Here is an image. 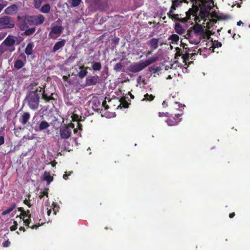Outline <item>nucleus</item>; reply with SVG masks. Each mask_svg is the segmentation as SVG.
Here are the masks:
<instances>
[{
    "instance_id": "nucleus-8",
    "label": "nucleus",
    "mask_w": 250,
    "mask_h": 250,
    "mask_svg": "<svg viewBox=\"0 0 250 250\" xmlns=\"http://www.w3.org/2000/svg\"><path fill=\"white\" fill-rule=\"evenodd\" d=\"M60 135L62 139H66L71 135V129L70 126L64 125L60 128Z\"/></svg>"
},
{
    "instance_id": "nucleus-22",
    "label": "nucleus",
    "mask_w": 250,
    "mask_h": 250,
    "mask_svg": "<svg viewBox=\"0 0 250 250\" xmlns=\"http://www.w3.org/2000/svg\"><path fill=\"white\" fill-rule=\"evenodd\" d=\"M30 118V114L28 112H24L21 117V123L23 125H25Z\"/></svg>"
},
{
    "instance_id": "nucleus-39",
    "label": "nucleus",
    "mask_w": 250,
    "mask_h": 250,
    "mask_svg": "<svg viewBox=\"0 0 250 250\" xmlns=\"http://www.w3.org/2000/svg\"><path fill=\"white\" fill-rule=\"evenodd\" d=\"M48 190H49V189L48 188H44L43 190L41 192V194L39 196L40 198L42 199L44 196H46V197H48Z\"/></svg>"
},
{
    "instance_id": "nucleus-56",
    "label": "nucleus",
    "mask_w": 250,
    "mask_h": 250,
    "mask_svg": "<svg viewBox=\"0 0 250 250\" xmlns=\"http://www.w3.org/2000/svg\"><path fill=\"white\" fill-rule=\"evenodd\" d=\"M122 104H123V107L124 108H127L128 107V103L126 101H124V102L122 103Z\"/></svg>"
},
{
    "instance_id": "nucleus-58",
    "label": "nucleus",
    "mask_w": 250,
    "mask_h": 250,
    "mask_svg": "<svg viewBox=\"0 0 250 250\" xmlns=\"http://www.w3.org/2000/svg\"><path fill=\"white\" fill-rule=\"evenodd\" d=\"M69 174H67V172H65V173L63 175V178L65 180H67L68 179V177Z\"/></svg>"
},
{
    "instance_id": "nucleus-51",
    "label": "nucleus",
    "mask_w": 250,
    "mask_h": 250,
    "mask_svg": "<svg viewBox=\"0 0 250 250\" xmlns=\"http://www.w3.org/2000/svg\"><path fill=\"white\" fill-rule=\"evenodd\" d=\"M30 201L27 200L26 199H25L23 201V203L25 205H26L29 208H30L31 207V205L30 203Z\"/></svg>"
},
{
    "instance_id": "nucleus-3",
    "label": "nucleus",
    "mask_w": 250,
    "mask_h": 250,
    "mask_svg": "<svg viewBox=\"0 0 250 250\" xmlns=\"http://www.w3.org/2000/svg\"><path fill=\"white\" fill-rule=\"evenodd\" d=\"M158 59V57H154L148 59L145 62H138L134 64H131L128 67V70L133 73H137L142 70L149 65L156 62Z\"/></svg>"
},
{
    "instance_id": "nucleus-17",
    "label": "nucleus",
    "mask_w": 250,
    "mask_h": 250,
    "mask_svg": "<svg viewBox=\"0 0 250 250\" xmlns=\"http://www.w3.org/2000/svg\"><path fill=\"white\" fill-rule=\"evenodd\" d=\"M150 49L156 50L159 46V39L152 38L148 41Z\"/></svg>"
},
{
    "instance_id": "nucleus-31",
    "label": "nucleus",
    "mask_w": 250,
    "mask_h": 250,
    "mask_svg": "<svg viewBox=\"0 0 250 250\" xmlns=\"http://www.w3.org/2000/svg\"><path fill=\"white\" fill-rule=\"evenodd\" d=\"M170 19H171L173 21H179L183 23L186 22V20H185V19H183V18H179L178 14H173Z\"/></svg>"
},
{
    "instance_id": "nucleus-61",
    "label": "nucleus",
    "mask_w": 250,
    "mask_h": 250,
    "mask_svg": "<svg viewBox=\"0 0 250 250\" xmlns=\"http://www.w3.org/2000/svg\"><path fill=\"white\" fill-rule=\"evenodd\" d=\"M235 215V213H234V212H232V213H229V217L230 218H233Z\"/></svg>"
},
{
    "instance_id": "nucleus-46",
    "label": "nucleus",
    "mask_w": 250,
    "mask_h": 250,
    "mask_svg": "<svg viewBox=\"0 0 250 250\" xmlns=\"http://www.w3.org/2000/svg\"><path fill=\"white\" fill-rule=\"evenodd\" d=\"M52 206H53V209L54 211V214L56 215L57 211H58V208H59V207L56 203L54 202L53 203Z\"/></svg>"
},
{
    "instance_id": "nucleus-5",
    "label": "nucleus",
    "mask_w": 250,
    "mask_h": 250,
    "mask_svg": "<svg viewBox=\"0 0 250 250\" xmlns=\"http://www.w3.org/2000/svg\"><path fill=\"white\" fill-rule=\"evenodd\" d=\"M14 26V21L12 17L5 16L0 18V29L12 28Z\"/></svg>"
},
{
    "instance_id": "nucleus-10",
    "label": "nucleus",
    "mask_w": 250,
    "mask_h": 250,
    "mask_svg": "<svg viewBox=\"0 0 250 250\" xmlns=\"http://www.w3.org/2000/svg\"><path fill=\"white\" fill-rule=\"evenodd\" d=\"M40 219L38 220L39 222H37V220L34 219V222L35 224L30 226V223L31 222V218H28L27 219H22V221L23 222L24 224L27 227V228H30L31 229H37L40 226H41L42 223L40 224Z\"/></svg>"
},
{
    "instance_id": "nucleus-6",
    "label": "nucleus",
    "mask_w": 250,
    "mask_h": 250,
    "mask_svg": "<svg viewBox=\"0 0 250 250\" xmlns=\"http://www.w3.org/2000/svg\"><path fill=\"white\" fill-rule=\"evenodd\" d=\"M15 38L16 37L14 36H8L6 38L1 44L3 45V46L5 48L9 47V48H8V51L10 52H13L15 50V47H14V45L16 42Z\"/></svg>"
},
{
    "instance_id": "nucleus-2",
    "label": "nucleus",
    "mask_w": 250,
    "mask_h": 250,
    "mask_svg": "<svg viewBox=\"0 0 250 250\" xmlns=\"http://www.w3.org/2000/svg\"><path fill=\"white\" fill-rule=\"evenodd\" d=\"M18 20H22L30 26H37L41 25L43 23L45 18L43 15L39 14L37 15H24L23 16H18Z\"/></svg>"
},
{
    "instance_id": "nucleus-16",
    "label": "nucleus",
    "mask_w": 250,
    "mask_h": 250,
    "mask_svg": "<svg viewBox=\"0 0 250 250\" xmlns=\"http://www.w3.org/2000/svg\"><path fill=\"white\" fill-rule=\"evenodd\" d=\"M79 68L80 71L78 73L77 76L80 79H83L87 75V69L90 68L83 65L80 66Z\"/></svg>"
},
{
    "instance_id": "nucleus-37",
    "label": "nucleus",
    "mask_w": 250,
    "mask_h": 250,
    "mask_svg": "<svg viewBox=\"0 0 250 250\" xmlns=\"http://www.w3.org/2000/svg\"><path fill=\"white\" fill-rule=\"evenodd\" d=\"M34 0V6L36 9H39L41 5L43 0Z\"/></svg>"
},
{
    "instance_id": "nucleus-29",
    "label": "nucleus",
    "mask_w": 250,
    "mask_h": 250,
    "mask_svg": "<svg viewBox=\"0 0 250 250\" xmlns=\"http://www.w3.org/2000/svg\"><path fill=\"white\" fill-rule=\"evenodd\" d=\"M189 10L192 13V16L196 17L199 10V6L193 2L192 7L190 8Z\"/></svg>"
},
{
    "instance_id": "nucleus-60",
    "label": "nucleus",
    "mask_w": 250,
    "mask_h": 250,
    "mask_svg": "<svg viewBox=\"0 0 250 250\" xmlns=\"http://www.w3.org/2000/svg\"><path fill=\"white\" fill-rule=\"evenodd\" d=\"M240 37V36L239 35H236V34H234L232 36V38H233L234 40L237 39Z\"/></svg>"
},
{
    "instance_id": "nucleus-57",
    "label": "nucleus",
    "mask_w": 250,
    "mask_h": 250,
    "mask_svg": "<svg viewBox=\"0 0 250 250\" xmlns=\"http://www.w3.org/2000/svg\"><path fill=\"white\" fill-rule=\"evenodd\" d=\"M77 127L80 130H82L83 125L80 123H77Z\"/></svg>"
},
{
    "instance_id": "nucleus-41",
    "label": "nucleus",
    "mask_w": 250,
    "mask_h": 250,
    "mask_svg": "<svg viewBox=\"0 0 250 250\" xmlns=\"http://www.w3.org/2000/svg\"><path fill=\"white\" fill-rule=\"evenodd\" d=\"M176 49L177 51L176 53H175V58H176L180 56L182 57L184 54L183 53V51L181 50V49L178 47H177Z\"/></svg>"
},
{
    "instance_id": "nucleus-35",
    "label": "nucleus",
    "mask_w": 250,
    "mask_h": 250,
    "mask_svg": "<svg viewBox=\"0 0 250 250\" xmlns=\"http://www.w3.org/2000/svg\"><path fill=\"white\" fill-rule=\"evenodd\" d=\"M113 69L116 72L121 71L123 69V65L121 63H118L114 65Z\"/></svg>"
},
{
    "instance_id": "nucleus-32",
    "label": "nucleus",
    "mask_w": 250,
    "mask_h": 250,
    "mask_svg": "<svg viewBox=\"0 0 250 250\" xmlns=\"http://www.w3.org/2000/svg\"><path fill=\"white\" fill-rule=\"evenodd\" d=\"M31 214H27L26 212L24 210L23 212L21 213L20 216H17L16 218H19L20 221L21 222L22 219H24L25 217L31 218Z\"/></svg>"
},
{
    "instance_id": "nucleus-33",
    "label": "nucleus",
    "mask_w": 250,
    "mask_h": 250,
    "mask_svg": "<svg viewBox=\"0 0 250 250\" xmlns=\"http://www.w3.org/2000/svg\"><path fill=\"white\" fill-rule=\"evenodd\" d=\"M155 98V96L152 94H148V93L144 95V98L142 100V101H152Z\"/></svg>"
},
{
    "instance_id": "nucleus-59",
    "label": "nucleus",
    "mask_w": 250,
    "mask_h": 250,
    "mask_svg": "<svg viewBox=\"0 0 250 250\" xmlns=\"http://www.w3.org/2000/svg\"><path fill=\"white\" fill-rule=\"evenodd\" d=\"M154 50H152L151 49H150V50H149L147 52L146 56L147 57L148 55H151L152 54V53L154 51Z\"/></svg>"
},
{
    "instance_id": "nucleus-54",
    "label": "nucleus",
    "mask_w": 250,
    "mask_h": 250,
    "mask_svg": "<svg viewBox=\"0 0 250 250\" xmlns=\"http://www.w3.org/2000/svg\"><path fill=\"white\" fill-rule=\"evenodd\" d=\"M66 126H70V128L72 129L74 128V132L76 133L77 132V129L74 128V125L73 124L71 123L70 124L67 125Z\"/></svg>"
},
{
    "instance_id": "nucleus-9",
    "label": "nucleus",
    "mask_w": 250,
    "mask_h": 250,
    "mask_svg": "<svg viewBox=\"0 0 250 250\" xmlns=\"http://www.w3.org/2000/svg\"><path fill=\"white\" fill-rule=\"evenodd\" d=\"M44 88L45 87L44 86L42 90V99L45 103H49L52 100H56L57 99L55 98L54 96H57V94H55L53 92H51V93H46Z\"/></svg>"
},
{
    "instance_id": "nucleus-63",
    "label": "nucleus",
    "mask_w": 250,
    "mask_h": 250,
    "mask_svg": "<svg viewBox=\"0 0 250 250\" xmlns=\"http://www.w3.org/2000/svg\"><path fill=\"white\" fill-rule=\"evenodd\" d=\"M159 117H163V116H167L166 115V114L165 113H164V112H162V113L159 112Z\"/></svg>"
},
{
    "instance_id": "nucleus-1",
    "label": "nucleus",
    "mask_w": 250,
    "mask_h": 250,
    "mask_svg": "<svg viewBox=\"0 0 250 250\" xmlns=\"http://www.w3.org/2000/svg\"><path fill=\"white\" fill-rule=\"evenodd\" d=\"M40 88V90L38 88H37L34 90L29 91L25 99V101L28 106L33 110L37 109L39 106L40 96L38 92H41L42 91V88Z\"/></svg>"
},
{
    "instance_id": "nucleus-40",
    "label": "nucleus",
    "mask_w": 250,
    "mask_h": 250,
    "mask_svg": "<svg viewBox=\"0 0 250 250\" xmlns=\"http://www.w3.org/2000/svg\"><path fill=\"white\" fill-rule=\"evenodd\" d=\"M186 17L185 18H183V19H185V20H186L187 22L190 19L191 15H192V13L189 9L187 12H186Z\"/></svg>"
},
{
    "instance_id": "nucleus-42",
    "label": "nucleus",
    "mask_w": 250,
    "mask_h": 250,
    "mask_svg": "<svg viewBox=\"0 0 250 250\" xmlns=\"http://www.w3.org/2000/svg\"><path fill=\"white\" fill-rule=\"evenodd\" d=\"M160 67H149V70L151 72H153V73H156L158 72L161 70Z\"/></svg>"
},
{
    "instance_id": "nucleus-49",
    "label": "nucleus",
    "mask_w": 250,
    "mask_h": 250,
    "mask_svg": "<svg viewBox=\"0 0 250 250\" xmlns=\"http://www.w3.org/2000/svg\"><path fill=\"white\" fill-rule=\"evenodd\" d=\"M192 33V31L190 30H188L187 31V33L185 35V38L187 39H190V38L191 37V34Z\"/></svg>"
},
{
    "instance_id": "nucleus-15",
    "label": "nucleus",
    "mask_w": 250,
    "mask_h": 250,
    "mask_svg": "<svg viewBox=\"0 0 250 250\" xmlns=\"http://www.w3.org/2000/svg\"><path fill=\"white\" fill-rule=\"evenodd\" d=\"M103 99H100L97 97H93L91 100V104L92 107L94 110H97L100 109L101 107V102Z\"/></svg>"
},
{
    "instance_id": "nucleus-62",
    "label": "nucleus",
    "mask_w": 250,
    "mask_h": 250,
    "mask_svg": "<svg viewBox=\"0 0 250 250\" xmlns=\"http://www.w3.org/2000/svg\"><path fill=\"white\" fill-rule=\"evenodd\" d=\"M18 210H19V211H20V212H21V213L23 212V211L24 210L23 209V208H21V207L18 208Z\"/></svg>"
},
{
    "instance_id": "nucleus-45",
    "label": "nucleus",
    "mask_w": 250,
    "mask_h": 250,
    "mask_svg": "<svg viewBox=\"0 0 250 250\" xmlns=\"http://www.w3.org/2000/svg\"><path fill=\"white\" fill-rule=\"evenodd\" d=\"M221 46L222 43L221 42H219L218 41H215L213 43L212 47L214 48L220 47Z\"/></svg>"
},
{
    "instance_id": "nucleus-55",
    "label": "nucleus",
    "mask_w": 250,
    "mask_h": 250,
    "mask_svg": "<svg viewBox=\"0 0 250 250\" xmlns=\"http://www.w3.org/2000/svg\"><path fill=\"white\" fill-rule=\"evenodd\" d=\"M76 56H71L70 57H69V58L68 59V62H72V61H74L75 59L76 58Z\"/></svg>"
},
{
    "instance_id": "nucleus-47",
    "label": "nucleus",
    "mask_w": 250,
    "mask_h": 250,
    "mask_svg": "<svg viewBox=\"0 0 250 250\" xmlns=\"http://www.w3.org/2000/svg\"><path fill=\"white\" fill-rule=\"evenodd\" d=\"M101 107H104L105 110H106L108 108V105L106 104V102L105 100L102 101V104H101Z\"/></svg>"
},
{
    "instance_id": "nucleus-18",
    "label": "nucleus",
    "mask_w": 250,
    "mask_h": 250,
    "mask_svg": "<svg viewBox=\"0 0 250 250\" xmlns=\"http://www.w3.org/2000/svg\"><path fill=\"white\" fill-rule=\"evenodd\" d=\"M18 10V7L16 4H12L4 10V13L7 15H12Z\"/></svg>"
},
{
    "instance_id": "nucleus-21",
    "label": "nucleus",
    "mask_w": 250,
    "mask_h": 250,
    "mask_svg": "<svg viewBox=\"0 0 250 250\" xmlns=\"http://www.w3.org/2000/svg\"><path fill=\"white\" fill-rule=\"evenodd\" d=\"M37 124H39L38 130L40 131L47 129L50 126L49 123L46 121H42L40 123L37 122Z\"/></svg>"
},
{
    "instance_id": "nucleus-24",
    "label": "nucleus",
    "mask_w": 250,
    "mask_h": 250,
    "mask_svg": "<svg viewBox=\"0 0 250 250\" xmlns=\"http://www.w3.org/2000/svg\"><path fill=\"white\" fill-rule=\"evenodd\" d=\"M97 6L104 8L107 5L108 0H91Z\"/></svg>"
},
{
    "instance_id": "nucleus-20",
    "label": "nucleus",
    "mask_w": 250,
    "mask_h": 250,
    "mask_svg": "<svg viewBox=\"0 0 250 250\" xmlns=\"http://www.w3.org/2000/svg\"><path fill=\"white\" fill-rule=\"evenodd\" d=\"M174 29L176 33L180 35L185 34L186 32V29H184L182 25L178 22L175 24Z\"/></svg>"
},
{
    "instance_id": "nucleus-25",
    "label": "nucleus",
    "mask_w": 250,
    "mask_h": 250,
    "mask_svg": "<svg viewBox=\"0 0 250 250\" xmlns=\"http://www.w3.org/2000/svg\"><path fill=\"white\" fill-rule=\"evenodd\" d=\"M33 47L34 44L32 42L28 43L24 50L25 53L28 56L32 55Z\"/></svg>"
},
{
    "instance_id": "nucleus-13",
    "label": "nucleus",
    "mask_w": 250,
    "mask_h": 250,
    "mask_svg": "<svg viewBox=\"0 0 250 250\" xmlns=\"http://www.w3.org/2000/svg\"><path fill=\"white\" fill-rule=\"evenodd\" d=\"M63 30V27L61 25H54L51 27V31L49 33V37L50 38H52L51 36L52 34L57 35L58 36H60L62 33V32Z\"/></svg>"
},
{
    "instance_id": "nucleus-38",
    "label": "nucleus",
    "mask_w": 250,
    "mask_h": 250,
    "mask_svg": "<svg viewBox=\"0 0 250 250\" xmlns=\"http://www.w3.org/2000/svg\"><path fill=\"white\" fill-rule=\"evenodd\" d=\"M81 0H72L70 6L71 7H77L80 4Z\"/></svg>"
},
{
    "instance_id": "nucleus-23",
    "label": "nucleus",
    "mask_w": 250,
    "mask_h": 250,
    "mask_svg": "<svg viewBox=\"0 0 250 250\" xmlns=\"http://www.w3.org/2000/svg\"><path fill=\"white\" fill-rule=\"evenodd\" d=\"M207 7H207L206 5H203L202 7H201L200 10V14L201 17H205L208 14V9H211L212 6L210 5V4H209L208 5Z\"/></svg>"
},
{
    "instance_id": "nucleus-36",
    "label": "nucleus",
    "mask_w": 250,
    "mask_h": 250,
    "mask_svg": "<svg viewBox=\"0 0 250 250\" xmlns=\"http://www.w3.org/2000/svg\"><path fill=\"white\" fill-rule=\"evenodd\" d=\"M180 3H181V1L179 0H175L173 1L170 8H171L172 10H176L177 7L179 5Z\"/></svg>"
},
{
    "instance_id": "nucleus-26",
    "label": "nucleus",
    "mask_w": 250,
    "mask_h": 250,
    "mask_svg": "<svg viewBox=\"0 0 250 250\" xmlns=\"http://www.w3.org/2000/svg\"><path fill=\"white\" fill-rule=\"evenodd\" d=\"M16 206L17 205L15 203L12 204L9 208L1 212V215H5L7 214H9L16 208Z\"/></svg>"
},
{
    "instance_id": "nucleus-27",
    "label": "nucleus",
    "mask_w": 250,
    "mask_h": 250,
    "mask_svg": "<svg viewBox=\"0 0 250 250\" xmlns=\"http://www.w3.org/2000/svg\"><path fill=\"white\" fill-rule=\"evenodd\" d=\"M51 7L49 4H45L41 7L40 11L44 14H48L50 12Z\"/></svg>"
},
{
    "instance_id": "nucleus-53",
    "label": "nucleus",
    "mask_w": 250,
    "mask_h": 250,
    "mask_svg": "<svg viewBox=\"0 0 250 250\" xmlns=\"http://www.w3.org/2000/svg\"><path fill=\"white\" fill-rule=\"evenodd\" d=\"M4 138L3 136L0 135V146L4 144Z\"/></svg>"
},
{
    "instance_id": "nucleus-50",
    "label": "nucleus",
    "mask_w": 250,
    "mask_h": 250,
    "mask_svg": "<svg viewBox=\"0 0 250 250\" xmlns=\"http://www.w3.org/2000/svg\"><path fill=\"white\" fill-rule=\"evenodd\" d=\"M0 4H1L2 7L4 8V7H6L8 5V2L6 0H2Z\"/></svg>"
},
{
    "instance_id": "nucleus-11",
    "label": "nucleus",
    "mask_w": 250,
    "mask_h": 250,
    "mask_svg": "<svg viewBox=\"0 0 250 250\" xmlns=\"http://www.w3.org/2000/svg\"><path fill=\"white\" fill-rule=\"evenodd\" d=\"M181 120V119L180 118V115L178 114V115H175L174 116H170L169 118L166 121L167 124L169 126H174L177 125Z\"/></svg>"
},
{
    "instance_id": "nucleus-4",
    "label": "nucleus",
    "mask_w": 250,
    "mask_h": 250,
    "mask_svg": "<svg viewBox=\"0 0 250 250\" xmlns=\"http://www.w3.org/2000/svg\"><path fill=\"white\" fill-rule=\"evenodd\" d=\"M19 21V27L21 31H24V32L22 34L23 36H30L33 35L35 31L36 27H32L29 28L30 24H27L22 20H18Z\"/></svg>"
},
{
    "instance_id": "nucleus-19",
    "label": "nucleus",
    "mask_w": 250,
    "mask_h": 250,
    "mask_svg": "<svg viewBox=\"0 0 250 250\" xmlns=\"http://www.w3.org/2000/svg\"><path fill=\"white\" fill-rule=\"evenodd\" d=\"M65 42H66L64 40H62L61 41L56 42L53 47L52 52L55 53L58 50L62 48L65 45Z\"/></svg>"
},
{
    "instance_id": "nucleus-43",
    "label": "nucleus",
    "mask_w": 250,
    "mask_h": 250,
    "mask_svg": "<svg viewBox=\"0 0 250 250\" xmlns=\"http://www.w3.org/2000/svg\"><path fill=\"white\" fill-rule=\"evenodd\" d=\"M8 51V48H5L3 45H0V57L6 51Z\"/></svg>"
},
{
    "instance_id": "nucleus-12",
    "label": "nucleus",
    "mask_w": 250,
    "mask_h": 250,
    "mask_svg": "<svg viewBox=\"0 0 250 250\" xmlns=\"http://www.w3.org/2000/svg\"><path fill=\"white\" fill-rule=\"evenodd\" d=\"M99 77L97 75L92 76H88L86 78L85 84L87 86L94 85L99 83Z\"/></svg>"
},
{
    "instance_id": "nucleus-14",
    "label": "nucleus",
    "mask_w": 250,
    "mask_h": 250,
    "mask_svg": "<svg viewBox=\"0 0 250 250\" xmlns=\"http://www.w3.org/2000/svg\"><path fill=\"white\" fill-rule=\"evenodd\" d=\"M186 45H187L186 44L181 42L180 46L183 47V52H184V55L182 56V59H183V62L187 63V62L188 61L190 53L189 49L188 47H186Z\"/></svg>"
},
{
    "instance_id": "nucleus-7",
    "label": "nucleus",
    "mask_w": 250,
    "mask_h": 250,
    "mask_svg": "<svg viewBox=\"0 0 250 250\" xmlns=\"http://www.w3.org/2000/svg\"><path fill=\"white\" fill-rule=\"evenodd\" d=\"M26 62V57L25 55L23 53H20L18 58L14 62V66L16 69H20L23 67Z\"/></svg>"
},
{
    "instance_id": "nucleus-28",
    "label": "nucleus",
    "mask_w": 250,
    "mask_h": 250,
    "mask_svg": "<svg viewBox=\"0 0 250 250\" xmlns=\"http://www.w3.org/2000/svg\"><path fill=\"white\" fill-rule=\"evenodd\" d=\"M43 179L46 181L47 185H49L50 183L53 181V178L45 171L43 174Z\"/></svg>"
},
{
    "instance_id": "nucleus-48",
    "label": "nucleus",
    "mask_w": 250,
    "mask_h": 250,
    "mask_svg": "<svg viewBox=\"0 0 250 250\" xmlns=\"http://www.w3.org/2000/svg\"><path fill=\"white\" fill-rule=\"evenodd\" d=\"M10 242L7 240L2 243V246L3 247H8L10 246Z\"/></svg>"
},
{
    "instance_id": "nucleus-30",
    "label": "nucleus",
    "mask_w": 250,
    "mask_h": 250,
    "mask_svg": "<svg viewBox=\"0 0 250 250\" xmlns=\"http://www.w3.org/2000/svg\"><path fill=\"white\" fill-rule=\"evenodd\" d=\"M92 68L95 71H100L102 69V64L100 62H94L92 65Z\"/></svg>"
},
{
    "instance_id": "nucleus-44",
    "label": "nucleus",
    "mask_w": 250,
    "mask_h": 250,
    "mask_svg": "<svg viewBox=\"0 0 250 250\" xmlns=\"http://www.w3.org/2000/svg\"><path fill=\"white\" fill-rule=\"evenodd\" d=\"M13 225L10 227V229L11 231H13L16 230L18 228V223L16 221H14Z\"/></svg>"
},
{
    "instance_id": "nucleus-34",
    "label": "nucleus",
    "mask_w": 250,
    "mask_h": 250,
    "mask_svg": "<svg viewBox=\"0 0 250 250\" xmlns=\"http://www.w3.org/2000/svg\"><path fill=\"white\" fill-rule=\"evenodd\" d=\"M168 40H171L172 43L176 42L179 40V37L176 34H172L169 37Z\"/></svg>"
},
{
    "instance_id": "nucleus-64",
    "label": "nucleus",
    "mask_w": 250,
    "mask_h": 250,
    "mask_svg": "<svg viewBox=\"0 0 250 250\" xmlns=\"http://www.w3.org/2000/svg\"><path fill=\"white\" fill-rule=\"evenodd\" d=\"M162 104H163V106H164V107H167V103L165 101H164L163 102Z\"/></svg>"
},
{
    "instance_id": "nucleus-52",
    "label": "nucleus",
    "mask_w": 250,
    "mask_h": 250,
    "mask_svg": "<svg viewBox=\"0 0 250 250\" xmlns=\"http://www.w3.org/2000/svg\"><path fill=\"white\" fill-rule=\"evenodd\" d=\"M174 10H172L171 8H170L169 11L167 13V16L168 17L170 18L171 17H172V16L174 14H173V12H174Z\"/></svg>"
}]
</instances>
